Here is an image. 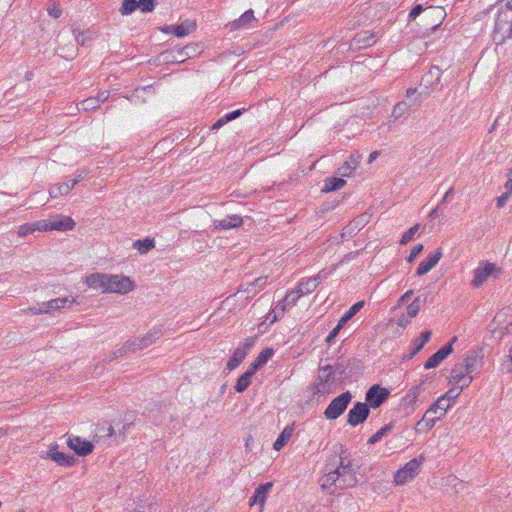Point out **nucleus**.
<instances>
[{
    "instance_id": "1",
    "label": "nucleus",
    "mask_w": 512,
    "mask_h": 512,
    "mask_svg": "<svg viewBox=\"0 0 512 512\" xmlns=\"http://www.w3.org/2000/svg\"><path fill=\"white\" fill-rule=\"evenodd\" d=\"M321 486L326 489L332 485L339 489L352 487L357 483L351 463H345L342 457H334L333 464H326L324 475L321 478Z\"/></svg>"
},
{
    "instance_id": "2",
    "label": "nucleus",
    "mask_w": 512,
    "mask_h": 512,
    "mask_svg": "<svg viewBox=\"0 0 512 512\" xmlns=\"http://www.w3.org/2000/svg\"><path fill=\"white\" fill-rule=\"evenodd\" d=\"M352 400V394L349 391L343 392L334 398L324 411V416L328 420H335L341 416L347 409Z\"/></svg>"
},
{
    "instance_id": "3",
    "label": "nucleus",
    "mask_w": 512,
    "mask_h": 512,
    "mask_svg": "<svg viewBox=\"0 0 512 512\" xmlns=\"http://www.w3.org/2000/svg\"><path fill=\"white\" fill-rule=\"evenodd\" d=\"M134 289L133 281L124 275L108 274L106 293L126 294Z\"/></svg>"
},
{
    "instance_id": "4",
    "label": "nucleus",
    "mask_w": 512,
    "mask_h": 512,
    "mask_svg": "<svg viewBox=\"0 0 512 512\" xmlns=\"http://www.w3.org/2000/svg\"><path fill=\"white\" fill-rule=\"evenodd\" d=\"M424 462V456L420 455L418 458H414L407 462L405 466L399 469L394 476L396 484L402 485L407 481L413 479L419 472L420 466Z\"/></svg>"
},
{
    "instance_id": "5",
    "label": "nucleus",
    "mask_w": 512,
    "mask_h": 512,
    "mask_svg": "<svg viewBox=\"0 0 512 512\" xmlns=\"http://www.w3.org/2000/svg\"><path fill=\"white\" fill-rule=\"evenodd\" d=\"M501 274V269L491 262H481L474 270V277L471 285L479 288L490 276L498 277Z\"/></svg>"
},
{
    "instance_id": "6",
    "label": "nucleus",
    "mask_w": 512,
    "mask_h": 512,
    "mask_svg": "<svg viewBox=\"0 0 512 512\" xmlns=\"http://www.w3.org/2000/svg\"><path fill=\"white\" fill-rule=\"evenodd\" d=\"M464 388L454 385L444 395L440 396L429 408L428 414L436 412V408H440V416H444L447 410L451 407V401H454Z\"/></svg>"
},
{
    "instance_id": "7",
    "label": "nucleus",
    "mask_w": 512,
    "mask_h": 512,
    "mask_svg": "<svg viewBox=\"0 0 512 512\" xmlns=\"http://www.w3.org/2000/svg\"><path fill=\"white\" fill-rule=\"evenodd\" d=\"M465 369L466 367L461 362L456 363L451 370L449 383L460 386V388L468 387L473 380V376Z\"/></svg>"
},
{
    "instance_id": "8",
    "label": "nucleus",
    "mask_w": 512,
    "mask_h": 512,
    "mask_svg": "<svg viewBox=\"0 0 512 512\" xmlns=\"http://www.w3.org/2000/svg\"><path fill=\"white\" fill-rule=\"evenodd\" d=\"M254 340L252 338H247L243 343L240 344L238 348H236L227 362L226 369L228 371H232L236 369L241 362L245 359L248 350L253 346Z\"/></svg>"
},
{
    "instance_id": "9",
    "label": "nucleus",
    "mask_w": 512,
    "mask_h": 512,
    "mask_svg": "<svg viewBox=\"0 0 512 512\" xmlns=\"http://www.w3.org/2000/svg\"><path fill=\"white\" fill-rule=\"evenodd\" d=\"M457 341V337H453L448 343L442 346L437 352L428 358L424 364L425 369L437 367L444 359L453 352V344Z\"/></svg>"
},
{
    "instance_id": "10",
    "label": "nucleus",
    "mask_w": 512,
    "mask_h": 512,
    "mask_svg": "<svg viewBox=\"0 0 512 512\" xmlns=\"http://www.w3.org/2000/svg\"><path fill=\"white\" fill-rule=\"evenodd\" d=\"M369 412L370 409L368 404L356 402L353 408L348 412L347 423L355 427L367 419Z\"/></svg>"
},
{
    "instance_id": "11",
    "label": "nucleus",
    "mask_w": 512,
    "mask_h": 512,
    "mask_svg": "<svg viewBox=\"0 0 512 512\" xmlns=\"http://www.w3.org/2000/svg\"><path fill=\"white\" fill-rule=\"evenodd\" d=\"M484 354L482 349L471 350L467 353L461 363L470 373L479 372L483 365Z\"/></svg>"
},
{
    "instance_id": "12",
    "label": "nucleus",
    "mask_w": 512,
    "mask_h": 512,
    "mask_svg": "<svg viewBox=\"0 0 512 512\" xmlns=\"http://www.w3.org/2000/svg\"><path fill=\"white\" fill-rule=\"evenodd\" d=\"M389 391L379 385H373L366 393V401L372 408H378L387 399Z\"/></svg>"
},
{
    "instance_id": "13",
    "label": "nucleus",
    "mask_w": 512,
    "mask_h": 512,
    "mask_svg": "<svg viewBox=\"0 0 512 512\" xmlns=\"http://www.w3.org/2000/svg\"><path fill=\"white\" fill-rule=\"evenodd\" d=\"M162 335L160 330H151L146 335L140 338H135L134 340L127 341V348H133V352L137 350H142L144 348H147L151 344L154 343V341Z\"/></svg>"
},
{
    "instance_id": "14",
    "label": "nucleus",
    "mask_w": 512,
    "mask_h": 512,
    "mask_svg": "<svg viewBox=\"0 0 512 512\" xmlns=\"http://www.w3.org/2000/svg\"><path fill=\"white\" fill-rule=\"evenodd\" d=\"M67 445L75 451L79 456H86L93 451V444L84 440L79 436H69L67 439Z\"/></svg>"
},
{
    "instance_id": "15",
    "label": "nucleus",
    "mask_w": 512,
    "mask_h": 512,
    "mask_svg": "<svg viewBox=\"0 0 512 512\" xmlns=\"http://www.w3.org/2000/svg\"><path fill=\"white\" fill-rule=\"evenodd\" d=\"M58 445L53 444L50 446L49 451L46 455H41V458H50L55 461L58 465L64 467H71L75 464V458L71 455L64 454L57 451Z\"/></svg>"
},
{
    "instance_id": "16",
    "label": "nucleus",
    "mask_w": 512,
    "mask_h": 512,
    "mask_svg": "<svg viewBox=\"0 0 512 512\" xmlns=\"http://www.w3.org/2000/svg\"><path fill=\"white\" fill-rule=\"evenodd\" d=\"M326 275V273L320 272L314 277L301 280L296 286L300 295L304 296L312 293L318 287L320 282L326 278Z\"/></svg>"
},
{
    "instance_id": "17",
    "label": "nucleus",
    "mask_w": 512,
    "mask_h": 512,
    "mask_svg": "<svg viewBox=\"0 0 512 512\" xmlns=\"http://www.w3.org/2000/svg\"><path fill=\"white\" fill-rule=\"evenodd\" d=\"M442 250L437 249L434 253H431L427 256V258L420 262L418 265L416 275L423 276L427 274L431 269H433L440 259L442 258Z\"/></svg>"
},
{
    "instance_id": "18",
    "label": "nucleus",
    "mask_w": 512,
    "mask_h": 512,
    "mask_svg": "<svg viewBox=\"0 0 512 512\" xmlns=\"http://www.w3.org/2000/svg\"><path fill=\"white\" fill-rule=\"evenodd\" d=\"M320 383L317 385L318 392H324L327 389V386L338 381V377L333 372L331 365H326L320 368Z\"/></svg>"
},
{
    "instance_id": "19",
    "label": "nucleus",
    "mask_w": 512,
    "mask_h": 512,
    "mask_svg": "<svg viewBox=\"0 0 512 512\" xmlns=\"http://www.w3.org/2000/svg\"><path fill=\"white\" fill-rule=\"evenodd\" d=\"M74 226V220L68 216H57L47 221V230L69 231L72 230Z\"/></svg>"
},
{
    "instance_id": "20",
    "label": "nucleus",
    "mask_w": 512,
    "mask_h": 512,
    "mask_svg": "<svg viewBox=\"0 0 512 512\" xmlns=\"http://www.w3.org/2000/svg\"><path fill=\"white\" fill-rule=\"evenodd\" d=\"M273 487L272 482H267L264 484L259 485L254 492V495L250 498L249 503L250 505L259 504L263 506V504L266 501L267 495L270 492V490Z\"/></svg>"
},
{
    "instance_id": "21",
    "label": "nucleus",
    "mask_w": 512,
    "mask_h": 512,
    "mask_svg": "<svg viewBox=\"0 0 512 512\" xmlns=\"http://www.w3.org/2000/svg\"><path fill=\"white\" fill-rule=\"evenodd\" d=\"M72 303H75L74 298H71V299L69 297L55 298V299H52V300H49V301L43 303L44 312L51 313L53 311H57L61 308H64L66 305H71Z\"/></svg>"
},
{
    "instance_id": "22",
    "label": "nucleus",
    "mask_w": 512,
    "mask_h": 512,
    "mask_svg": "<svg viewBox=\"0 0 512 512\" xmlns=\"http://www.w3.org/2000/svg\"><path fill=\"white\" fill-rule=\"evenodd\" d=\"M108 274L103 273H93L86 277V284L93 289H102L103 292H106V283H107Z\"/></svg>"
},
{
    "instance_id": "23",
    "label": "nucleus",
    "mask_w": 512,
    "mask_h": 512,
    "mask_svg": "<svg viewBox=\"0 0 512 512\" xmlns=\"http://www.w3.org/2000/svg\"><path fill=\"white\" fill-rule=\"evenodd\" d=\"M34 231H47V220L21 225L18 230V235L25 237L32 234Z\"/></svg>"
},
{
    "instance_id": "24",
    "label": "nucleus",
    "mask_w": 512,
    "mask_h": 512,
    "mask_svg": "<svg viewBox=\"0 0 512 512\" xmlns=\"http://www.w3.org/2000/svg\"><path fill=\"white\" fill-rule=\"evenodd\" d=\"M431 414H428V410L425 412L423 418L419 420L415 425L416 433H422L423 431H428L434 427L436 422L442 417L440 415L431 417Z\"/></svg>"
},
{
    "instance_id": "25",
    "label": "nucleus",
    "mask_w": 512,
    "mask_h": 512,
    "mask_svg": "<svg viewBox=\"0 0 512 512\" xmlns=\"http://www.w3.org/2000/svg\"><path fill=\"white\" fill-rule=\"evenodd\" d=\"M361 156L359 154L350 155L349 159L339 168V174L342 177H349L357 168Z\"/></svg>"
},
{
    "instance_id": "26",
    "label": "nucleus",
    "mask_w": 512,
    "mask_h": 512,
    "mask_svg": "<svg viewBox=\"0 0 512 512\" xmlns=\"http://www.w3.org/2000/svg\"><path fill=\"white\" fill-rule=\"evenodd\" d=\"M409 109L410 105L406 101L397 103L392 110L389 123L397 122L400 119L405 120L408 116Z\"/></svg>"
},
{
    "instance_id": "27",
    "label": "nucleus",
    "mask_w": 512,
    "mask_h": 512,
    "mask_svg": "<svg viewBox=\"0 0 512 512\" xmlns=\"http://www.w3.org/2000/svg\"><path fill=\"white\" fill-rule=\"evenodd\" d=\"M242 218L238 215H229L224 219L221 220H215L214 225L215 228L220 229H231L236 228L242 225Z\"/></svg>"
},
{
    "instance_id": "28",
    "label": "nucleus",
    "mask_w": 512,
    "mask_h": 512,
    "mask_svg": "<svg viewBox=\"0 0 512 512\" xmlns=\"http://www.w3.org/2000/svg\"><path fill=\"white\" fill-rule=\"evenodd\" d=\"M442 71L439 67L433 66L429 71L422 77V84L427 89L429 86H433L440 82Z\"/></svg>"
},
{
    "instance_id": "29",
    "label": "nucleus",
    "mask_w": 512,
    "mask_h": 512,
    "mask_svg": "<svg viewBox=\"0 0 512 512\" xmlns=\"http://www.w3.org/2000/svg\"><path fill=\"white\" fill-rule=\"evenodd\" d=\"M195 25L190 22H183L176 26H167L165 29H163L164 32H170L173 31V34L177 37H184L188 35L193 29Z\"/></svg>"
},
{
    "instance_id": "30",
    "label": "nucleus",
    "mask_w": 512,
    "mask_h": 512,
    "mask_svg": "<svg viewBox=\"0 0 512 512\" xmlns=\"http://www.w3.org/2000/svg\"><path fill=\"white\" fill-rule=\"evenodd\" d=\"M255 20L254 11L249 9L245 11L238 19L230 23L232 29H240L247 26Z\"/></svg>"
},
{
    "instance_id": "31",
    "label": "nucleus",
    "mask_w": 512,
    "mask_h": 512,
    "mask_svg": "<svg viewBox=\"0 0 512 512\" xmlns=\"http://www.w3.org/2000/svg\"><path fill=\"white\" fill-rule=\"evenodd\" d=\"M133 247L137 249L140 254H146L155 247V241L149 237L138 239L133 242Z\"/></svg>"
},
{
    "instance_id": "32",
    "label": "nucleus",
    "mask_w": 512,
    "mask_h": 512,
    "mask_svg": "<svg viewBox=\"0 0 512 512\" xmlns=\"http://www.w3.org/2000/svg\"><path fill=\"white\" fill-rule=\"evenodd\" d=\"M346 184V181L342 178L330 177L325 180L323 192H332L342 188Z\"/></svg>"
},
{
    "instance_id": "33",
    "label": "nucleus",
    "mask_w": 512,
    "mask_h": 512,
    "mask_svg": "<svg viewBox=\"0 0 512 512\" xmlns=\"http://www.w3.org/2000/svg\"><path fill=\"white\" fill-rule=\"evenodd\" d=\"M393 427H394V425L392 422L383 426L381 429H379L375 434H373L368 439V444L373 445V444L379 442L383 437H386L393 430Z\"/></svg>"
},
{
    "instance_id": "34",
    "label": "nucleus",
    "mask_w": 512,
    "mask_h": 512,
    "mask_svg": "<svg viewBox=\"0 0 512 512\" xmlns=\"http://www.w3.org/2000/svg\"><path fill=\"white\" fill-rule=\"evenodd\" d=\"M354 41L359 47H367L374 44L376 40L374 34L364 32L356 35Z\"/></svg>"
},
{
    "instance_id": "35",
    "label": "nucleus",
    "mask_w": 512,
    "mask_h": 512,
    "mask_svg": "<svg viewBox=\"0 0 512 512\" xmlns=\"http://www.w3.org/2000/svg\"><path fill=\"white\" fill-rule=\"evenodd\" d=\"M453 193V188H449L448 191L444 194L441 201L438 203V205L430 212L429 217L430 218H437L440 214L443 213V205L447 203L450 199V196Z\"/></svg>"
},
{
    "instance_id": "36",
    "label": "nucleus",
    "mask_w": 512,
    "mask_h": 512,
    "mask_svg": "<svg viewBox=\"0 0 512 512\" xmlns=\"http://www.w3.org/2000/svg\"><path fill=\"white\" fill-rule=\"evenodd\" d=\"M71 191V186L68 183L56 184L49 189V194L52 198H57L66 195Z\"/></svg>"
},
{
    "instance_id": "37",
    "label": "nucleus",
    "mask_w": 512,
    "mask_h": 512,
    "mask_svg": "<svg viewBox=\"0 0 512 512\" xmlns=\"http://www.w3.org/2000/svg\"><path fill=\"white\" fill-rule=\"evenodd\" d=\"M292 435V429L286 427L282 432L281 434L278 436V438L276 439V441L274 442L273 444V448L277 451L281 450L284 445L287 443V441L289 440V438L291 437Z\"/></svg>"
},
{
    "instance_id": "38",
    "label": "nucleus",
    "mask_w": 512,
    "mask_h": 512,
    "mask_svg": "<svg viewBox=\"0 0 512 512\" xmlns=\"http://www.w3.org/2000/svg\"><path fill=\"white\" fill-rule=\"evenodd\" d=\"M421 385L422 383L418 384V385H415L413 386L405 395L404 397V401L410 405V406H414L415 403L417 402L418 400V397L420 395V391H421Z\"/></svg>"
},
{
    "instance_id": "39",
    "label": "nucleus",
    "mask_w": 512,
    "mask_h": 512,
    "mask_svg": "<svg viewBox=\"0 0 512 512\" xmlns=\"http://www.w3.org/2000/svg\"><path fill=\"white\" fill-rule=\"evenodd\" d=\"M251 378H252V377H250V373H244V374H242V375L238 378V380H237V382H236V384H235V386H234V389H235L238 393H242V392H244V391L248 388V386L251 384Z\"/></svg>"
},
{
    "instance_id": "40",
    "label": "nucleus",
    "mask_w": 512,
    "mask_h": 512,
    "mask_svg": "<svg viewBox=\"0 0 512 512\" xmlns=\"http://www.w3.org/2000/svg\"><path fill=\"white\" fill-rule=\"evenodd\" d=\"M138 6L139 2H137V0H123L119 12L122 15H129L133 13L136 9H138Z\"/></svg>"
},
{
    "instance_id": "41",
    "label": "nucleus",
    "mask_w": 512,
    "mask_h": 512,
    "mask_svg": "<svg viewBox=\"0 0 512 512\" xmlns=\"http://www.w3.org/2000/svg\"><path fill=\"white\" fill-rule=\"evenodd\" d=\"M77 106L78 110L80 111H90L96 109L100 105L98 104V100L95 97H89L81 101Z\"/></svg>"
},
{
    "instance_id": "42",
    "label": "nucleus",
    "mask_w": 512,
    "mask_h": 512,
    "mask_svg": "<svg viewBox=\"0 0 512 512\" xmlns=\"http://www.w3.org/2000/svg\"><path fill=\"white\" fill-rule=\"evenodd\" d=\"M302 296L303 295H300V293L298 292V288L296 287L294 290L286 294V296L283 299V302L286 303L288 307H293L297 303L299 298Z\"/></svg>"
},
{
    "instance_id": "43",
    "label": "nucleus",
    "mask_w": 512,
    "mask_h": 512,
    "mask_svg": "<svg viewBox=\"0 0 512 512\" xmlns=\"http://www.w3.org/2000/svg\"><path fill=\"white\" fill-rule=\"evenodd\" d=\"M421 308V300L420 297H416L408 306H407V315L411 318L417 316Z\"/></svg>"
},
{
    "instance_id": "44",
    "label": "nucleus",
    "mask_w": 512,
    "mask_h": 512,
    "mask_svg": "<svg viewBox=\"0 0 512 512\" xmlns=\"http://www.w3.org/2000/svg\"><path fill=\"white\" fill-rule=\"evenodd\" d=\"M420 225L419 224H415L414 226H412L411 228H409L406 232H404V234L402 235V238L400 240V244L402 245H406L407 243H409L415 233L418 231Z\"/></svg>"
},
{
    "instance_id": "45",
    "label": "nucleus",
    "mask_w": 512,
    "mask_h": 512,
    "mask_svg": "<svg viewBox=\"0 0 512 512\" xmlns=\"http://www.w3.org/2000/svg\"><path fill=\"white\" fill-rule=\"evenodd\" d=\"M266 278H257L254 282H251L247 284L246 288L244 289L245 292H256V288L262 289L266 285Z\"/></svg>"
},
{
    "instance_id": "46",
    "label": "nucleus",
    "mask_w": 512,
    "mask_h": 512,
    "mask_svg": "<svg viewBox=\"0 0 512 512\" xmlns=\"http://www.w3.org/2000/svg\"><path fill=\"white\" fill-rule=\"evenodd\" d=\"M332 367L333 372L336 374L339 380H342L345 377V372L347 365L344 361H337Z\"/></svg>"
},
{
    "instance_id": "47",
    "label": "nucleus",
    "mask_w": 512,
    "mask_h": 512,
    "mask_svg": "<svg viewBox=\"0 0 512 512\" xmlns=\"http://www.w3.org/2000/svg\"><path fill=\"white\" fill-rule=\"evenodd\" d=\"M287 308H289V307L286 305V303L283 302V300L278 302L272 311L274 316L271 321L274 322L277 319H279L280 317H282Z\"/></svg>"
},
{
    "instance_id": "48",
    "label": "nucleus",
    "mask_w": 512,
    "mask_h": 512,
    "mask_svg": "<svg viewBox=\"0 0 512 512\" xmlns=\"http://www.w3.org/2000/svg\"><path fill=\"white\" fill-rule=\"evenodd\" d=\"M273 355H274V350L272 348H265L264 350H262L259 353L256 360L258 361V363H260V364H262V366H264Z\"/></svg>"
},
{
    "instance_id": "49",
    "label": "nucleus",
    "mask_w": 512,
    "mask_h": 512,
    "mask_svg": "<svg viewBox=\"0 0 512 512\" xmlns=\"http://www.w3.org/2000/svg\"><path fill=\"white\" fill-rule=\"evenodd\" d=\"M364 306L363 301H359L355 304H353L345 313L344 316L348 318L349 320L352 319Z\"/></svg>"
},
{
    "instance_id": "50",
    "label": "nucleus",
    "mask_w": 512,
    "mask_h": 512,
    "mask_svg": "<svg viewBox=\"0 0 512 512\" xmlns=\"http://www.w3.org/2000/svg\"><path fill=\"white\" fill-rule=\"evenodd\" d=\"M139 2V8L142 12H152L155 8V0H137Z\"/></svg>"
},
{
    "instance_id": "51",
    "label": "nucleus",
    "mask_w": 512,
    "mask_h": 512,
    "mask_svg": "<svg viewBox=\"0 0 512 512\" xmlns=\"http://www.w3.org/2000/svg\"><path fill=\"white\" fill-rule=\"evenodd\" d=\"M506 21L507 14L505 12H499L495 20V31H501Z\"/></svg>"
},
{
    "instance_id": "52",
    "label": "nucleus",
    "mask_w": 512,
    "mask_h": 512,
    "mask_svg": "<svg viewBox=\"0 0 512 512\" xmlns=\"http://www.w3.org/2000/svg\"><path fill=\"white\" fill-rule=\"evenodd\" d=\"M423 248L424 247L422 244L415 245L406 259L407 262L412 263L416 259V257L422 252Z\"/></svg>"
},
{
    "instance_id": "53",
    "label": "nucleus",
    "mask_w": 512,
    "mask_h": 512,
    "mask_svg": "<svg viewBox=\"0 0 512 512\" xmlns=\"http://www.w3.org/2000/svg\"><path fill=\"white\" fill-rule=\"evenodd\" d=\"M500 370L503 373H509L512 371V358L509 354L505 360L500 364Z\"/></svg>"
},
{
    "instance_id": "54",
    "label": "nucleus",
    "mask_w": 512,
    "mask_h": 512,
    "mask_svg": "<svg viewBox=\"0 0 512 512\" xmlns=\"http://www.w3.org/2000/svg\"><path fill=\"white\" fill-rule=\"evenodd\" d=\"M197 47L194 45H187L181 48V53H184L185 57L191 58L197 54Z\"/></svg>"
},
{
    "instance_id": "55",
    "label": "nucleus",
    "mask_w": 512,
    "mask_h": 512,
    "mask_svg": "<svg viewBox=\"0 0 512 512\" xmlns=\"http://www.w3.org/2000/svg\"><path fill=\"white\" fill-rule=\"evenodd\" d=\"M423 11H424L423 6L421 4H417L410 11V13L408 15L409 20H415Z\"/></svg>"
},
{
    "instance_id": "56",
    "label": "nucleus",
    "mask_w": 512,
    "mask_h": 512,
    "mask_svg": "<svg viewBox=\"0 0 512 512\" xmlns=\"http://www.w3.org/2000/svg\"><path fill=\"white\" fill-rule=\"evenodd\" d=\"M133 352V348H127V342L119 349L113 352V358H120L124 356L127 352Z\"/></svg>"
},
{
    "instance_id": "57",
    "label": "nucleus",
    "mask_w": 512,
    "mask_h": 512,
    "mask_svg": "<svg viewBox=\"0 0 512 512\" xmlns=\"http://www.w3.org/2000/svg\"><path fill=\"white\" fill-rule=\"evenodd\" d=\"M48 13L53 18H59L62 14V11L58 5L52 4L51 6L48 7Z\"/></svg>"
},
{
    "instance_id": "58",
    "label": "nucleus",
    "mask_w": 512,
    "mask_h": 512,
    "mask_svg": "<svg viewBox=\"0 0 512 512\" xmlns=\"http://www.w3.org/2000/svg\"><path fill=\"white\" fill-rule=\"evenodd\" d=\"M412 345H413V348H412V351H411L410 356H409L410 358L415 356L425 346L424 344H422L420 342V340L418 338H416L413 341Z\"/></svg>"
},
{
    "instance_id": "59",
    "label": "nucleus",
    "mask_w": 512,
    "mask_h": 512,
    "mask_svg": "<svg viewBox=\"0 0 512 512\" xmlns=\"http://www.w3.org/2000/svg\"><path fill=\"white\" fill-rule=\"evenodd\" d=\"M261 367H263L262 364L258 363V361L255 359L250 364L249 368L246 370L245 373H250V377H252Z\"/></svg>"
},
{
    "instance_id": "60",
    "label": "nucleus",
    "mask_w": 512,
    "mask_h": 512,
    "mask_svg": "<svg viewBox=\"0 0 512 512\" xmlns=\"http://www.w3.org/2000/svg\"><path fill=\"white\" fill-rule=\"evenodd\" d=\"M261 367H263L262 364L258 363V361L255 359L250 364L249 368L246 370L245 373H250V377H252Z\"/></svg>"
},
{
    "instance_id": "61",
    "label": "nucleus",
    "mask_w": 512,
    "mask_h": 512,
    "mask_svg": "<svg viewBox=\"0 0 512 512\" xmlns=\"http://www.w3.org/2000/svg\"><path fill=\"white\" fill-rule=\"evenodd\" d=\"M243 111H244L243 109H237V110H234L232 112H229V113L224 115L225 116V120H227L228 122L232 121V120L238 118L240 115H242Z\"/></svg>"
},
{
    "instance_id": "62",
    "label": "nucleus",
    "mask_w": 512,
    "mask_h": 512,
    "mask_svg": "<svg viewBox=\"0 0 512 512\" xmlns=\"http://www.w3.org/2000/svg\"><path fill=\"white\" fill-rule=\"evenodd\" d=\"M74 36H75L76 43L78 45L85 46L87 44L88 39L84 33L78 32V34H76V31H74Z\"/></svg>"
},
{
    "instance_id": "63",
    "label": "nucleus",
    "mask_w": 512,
    "mask_h": 512,
    "mask_svg": "<svg viewBox=\"0 0 512 512\" xmlns=\"http://www.w3.org/2000/svg\"><path fill=\"white\" fill-rule=\"evenodd\" d=\"M411 317H409L407 314H402L397 321V325L400 327H406L410 323Z\"/></svg>"
},
{
    "instance_id": "64",
    "label": "nucleus",
    "mask_w": 512,
    "mask_h": 512,
    "mask_svg": "<svg viewBox=\"0 0 512 512\" xmlns=\"http://www.w3.org/2000/svg\"><path fill=\"white\" fill-rule=\"evenodd\" d=\"M431 335H432L431 331H424L421 333V335L418 337V339L420 340V342L422 344L425 345L430 340Z\"/></svg>"
}]
</instances>
